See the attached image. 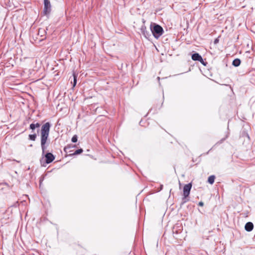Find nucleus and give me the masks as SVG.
<instances>
[{
	"label": "nucleus",
	"mask_w": 255,
	"mask_h": 255,
	"mask_svg": "<svg viewBox=\"0 0 255 255\" xmlns=\"http://www.w3.org/2000/svg\"><path fill=\"white\" fill-rule=\"evenodd\" d=\"M50 125L47 122L41 127V145L43 154L46 150L45 144L46 143L50 131Z\"/></svg>",
	"instance_id": "1"
},
{
	"label": "nucleus",
	"mask_w": 255,
	"mask_h": 255,
	"mask_svg": "<svg viewBox=\"0 0 255 255\" xmlns=\"http://www.w3.org/2000/svg\"><path fill=\"white\" fill-rule=\"evenodd\" d=\"M151 32L155 38H159L163 32L162 27L159 25L155 24L153 28H151Z\"/></svg>",
	"instance_id": "2"
},
{
	"label": "nucleus",
	"mask_w": 255,
	"mask_h": 255,
	"mask_svg": "<svg viewBox=\"0 0 255 255\" xmlns=\"http://www.w3.org/2000/svg\"><path fill=\"white\" fill-rule=\"evenodd\" d=\"M192 183H190L184 185L183 187V197L184 198H186L189 196L190 192L191 189L192 188Z\"/></svg>",
	"instance_id": "3"
},
{
	"label": "nucleus",
	"mask_w": 255,
	"mask_h": 255,
	"mask_svg": "<svg viewBox=\"0 0 255 255\" xmlns=\"http://www.w3.org/2000/svg\"><path fill=\"white\" fill-rule=\"evenodd\" d=\"M43 13L45 15L48 14L51 11V4L49 0H44Z\"/></svg>",
	"instance_id": "4"
},
{
	"label": "nucleus",
	"mask_w": 255,
	"mask_h": 255,
	"mask_svg": "<svg viewBox=\"0 0 255 255\" xmlns=\"http://www.w3.org/2000/svg\"><path fill=\"white\" fill-rule=\"evenodd\" d=\"M45 161L46 163H50L55 159V156L51 153H47L45 155Z\"/></svg>",
	"instance_id": "5"
},
{
	"label": "nucleus",
	"mask_w": 255,
	"mask_h": 255,
	"mask_svg": "<svg viewBox=\"0 0 255 255\" xmlns=\"http://www.w3.org/2000/svg\"><path fill=\"white\" fill-rule=\"evenodd\" d=\"M245 230L248 232H251L254 228V225L252 222H248L245 225Z\"/></svg>",
	"instance_id": "6"
},
{
	"label": "nucleus",
	"mask_w": 255,
	"mask_h": 255,
	"mask_svg": "<svg viewBox=\"0 0 255 255\" xmlns=\"http://www.w3.org/2000/svg\"><path fill=\"white\" fill-rule=\"evenodd\" d=\"M192 59L194 61H199L202 59V57L198 53H194L192 55Z\"/></svg>",
	"instance_id": "7"
},
{
	"label": "nucleus",
	"mask_w": 255,
	"mask_h": 255,
	"mask_svg": "<svg viewBox=\"0 0 255 255\" xmlns=\"http://www.w3.org/2000/svg\"><path fill=\"white\" fill-rule=\"evenodd\" d=\"M40 124H39L38 123H37L36 124L32 123L30 125L29 128L33 130L34 129H35V128H39L40 127Z\"/></svg>",
	"instance_id": "8"
},
{
	"label": "nucleus",
	"mask_w": 255,
	"mask_h": 255,
	"mask_svg": "<svg viewBox=\"0 0 255 255\" xmlns=\"http://www.w3.org/2000/svg\"><path fill=\"white\" fill-rule=\"evenodd\" d=\"M215 179V176L214 175H211L208 177V182L210 184H213Z\"/></svg>",
	"instance_id": "9"
},
{
	"label": "nucleus",
	"mask_w": 255,
	"mask_h": 255,
	"mask_svg": "<svg viewBox=\"0 0 255 255\" xmlns=\"http://www.w3.org/2000/svg\"><path fill=\"white\" fill-rule=\"evenodd\" d=\"M241 64V60L239 59H236L233 61V65L236 67L239 66Z\"/></svg>",
	"instance_id": "10"
},
{
	"label": "nucleus",
	"mask_w": 255,
	"mask_h": 255,
	"mask_svg": "<svg viewBox=\"0 0 255 255\" xmlns=\"http://www.w3.org/2000/svg\"><path fill=\"white\" fill-rule=\"evenodd\" d=\"M28 136H29V138L30 140L34 141L36 137V134H29Z\"/></svg>",
	"instance_id": "11"
},
{
	"label": "nucleus",
	"mask_w": 255,
	"mask_h": 255,
	"mask_svg": "<svg viewBox=\"0 0 255 255\" xmlns=\"http://www.w3.org/2000/svg\"><path fill=\"white\" fill-rule=\"evenodd\" d=\"M73 77H74V81L73 84V86L74 87L77 83V76L75 73H73Z\"/></svg>",
	"instance_id": "12"
},
{
	"label": "nucleus",
	"mask_w": 255,
	"mask_h": 255,
	"mask_svg": "<svg viewBox=\"0 0 255 255\" xmlns=\"http://www.w3.org/2000/svg\"><path fill=\"white\" fill-rule=\"evenodd\" d=\"M83 149H77L76 150L75 152L73 154L74 155H77V154H80L82 152H83Z\"/></svg>",
	"instance_id": "13"
},
{
	"label": "nucleus",
	"mask_w": 255,
	"mask_h": 255,
	"mask_svg": "<svg viewBox=\"0 0 255 255\" xmlns=\"http://www.w3.org/2000/svg\"><path fill=\"white\" fill-rule=\"evenodd\" d=\"M73 142H76L77 141V136L76 135H74L71 139Z\"/></svg>",
	"instance_id": "14"
},
{
	"label": "nucleus",
	"mask_w": 255,
	"mask_h": 255,
	"mask_svg": "<svg viewBox=\"0 0 255 255\" xmlns=\"http://www.w3.org/2000/svg\"><path fill=\"white\" fill-rule=\"evenodd\" d=\"M145 30H146V27L145 26H142L141 28V30L142 31V34L146 36V33H145Z\"/></svg>",
	"instance_id": "15"
},
{
	"label": "nucleus",
	"mask_w": 255,
	"mask_h": 255,
	"mask_svg": "<svg viewBox=\"0 0 255 255\" xmlns=\"http://www.w3.org/2000/svg\"><path fill=\"white\" fill-rule=\"evenodd\" d=\"M199 61H200L204 66H206L207 64V62H205L202 58V59L199 60Z\"/></svg>",
	"instance_id": "16"
},
{
	"label": "nucleus",
	"mask_w": 255,
	"mask_h": 255,
	"mask_svg": "<svg viewBox=\"0 0 255 255\" xmlns=\"http://www.w3.org/2000/svg\"><path fill=\"white\" fill-rule=\"evenodd\" d=\"M199 61H200L204 66H206L207 64V62H205L202 58V59L199 60Z\"/></svg>",
	"instance_id": "17"
},
{
	"label": "nucleus",
	"mask_w": 255,
	"mask_h": 255,
	"mask_svg": "<svg viewBox=\"0 0 255 255\" xmlns=\"http://www.w3.org/2000/svg\"><path fill=\"white\" fill-rule=\"evenodd\" d=\"M198 205L200 206H203L204 205V203L203 202H200L199 203H198Z\"/></svg>",
	"instance_id": "18"
},
{
	"label": "nucleus",
	"mask_w": 255,
	"mask_h": 255,
	"mask_svg": "<svg viewBox=\"0 0 255 255\" xmlns=\"http://www.w3.org/2000/svg\"><path fill=\"white\" fill-rule=\"evenodd\" d=\"M219 42V39H216L215 40H214V43L215 44H217V43H218Z\"/></svg>",
	"instance_id": "19"
}]
</instances>
